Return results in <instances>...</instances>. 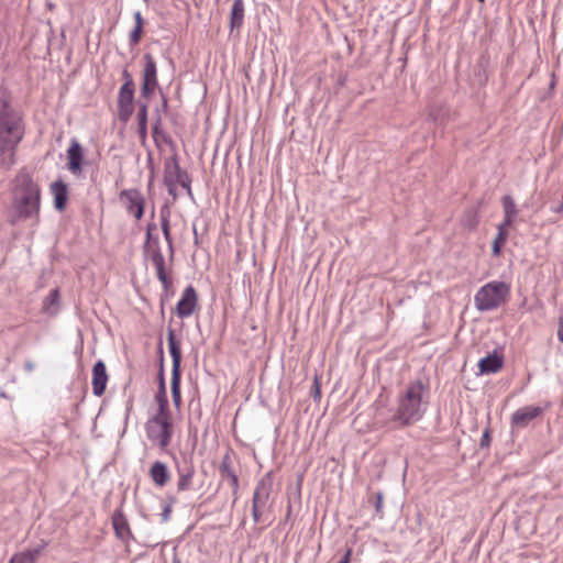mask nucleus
Masks as SVG:
<instances>
[{"instance_id":"a18cd8bd","label":"nucleus","mask_w":563,"mask_h":563,"mask_svg":"<svg viewBox=\"0 0 563 563\" xmlns=\"http://www.w3.org/2000/svg\"><path fill=\"white\" fill-rule=\"evenodd\" d=\"M552 211H553V212H555V213H561V212H563V201H562L559 206L553 207V208H552Z\"/></svg>"},{"instance_id":"37998d69","label":"nucleus","mask_w":563,"mask_h":563,"mask_svg":"<svg viewBox=\"0 0 563 563\" xmlns=\"http://www.w3.org/2000/svg\"><path fill=\"white\" fill-rule=\"evenodd\" d=\"M135 25L143 26V19L140 11L134 13Z\"/></svg>"},{"instance_id":"423d86ee","label":"nucleus","mask_w":563,"mask_h":563,"mask_svg":"<svg viewBox=\"0 0 563 563\" xmlns=\"http://www.w3.org/2000/svg\"><path fill=\"white\" fill-rule=\"evenodd\" d=\"M273 487V476L265 474L257 483L253 494L252 516L255 523L267 526L271 522V514L267 500Z\"/></svg>"},{"instance_id":"f3484780","label":"nucleus","mask_w":563,"mask_h":563,"mask_svg":"<svg viewBox=\"0 0 563 563\" xmlns=\"http://www.w3.org/2000/svg\"><path fill=\"white\" fill-rule=\"evenodd\" d=\"M504 355L494 351L478 361V369L481 374L498 373L504 366Z\"/></svg>"},{"instance_id":"4c0bfd02","label":"nucleus","mask_w":563,"mask_h":563,"mask_svg":"<svg viewBox=\"0 0 563 563\" xmlns=\"http://www.w3.org/2000/svg\"><path fill=\"white\" fill-rule=\"evenodd\" d=\"M170 512H172L170 505L165 506L164 509H163V512H162V520L164 522L168 521V519L170 517Z\"/></svg>"},{"instance_id":"3c124183","label":"nucleus","mask_w":563,"mask_h":563,"mask_svg":"<svg viewBox=\"0 0 563 563\" xmlns=\"http://www.w3.org/2000/svg\"><path fill=\"white\" fill-rule=\"evenodd\" d=\"M240 411H241V409H239V410L236 411V417H235V419L239 417Z\"/></svg>"},{"instance_id":"473e14b6","label":"nucleus","mask_w":563,"mask_h":563,"mask_svg":"<svg viewBox=\"0 0 563 563\" xmlns=\"http://www.w3.org/2000/svg\"><path fill=\"white\" fill-rule=\"evenodd\" d=\"M311 396L313 397L314 401H319L321 399V377L318 374H316L313 377Z\"/></svg>"},{"instance_id":"7c9ffc66","label":"nucleus","mask_w":563,"mask_h":563,"mask_svg":"<svg viewBox=\"0 0 563 563\" xmlns=\"http://www.w3.org/2000/svg\"><path fill=\"white\" fill-rule=\"evenodd\" d=\"M383 499L384 494L382 492H375L368 497V503L375 508V512L379 518H383Z\"/></svg>"},{"instance_id":"79ce46f5","label":"nucleus","mask_w":563,"mask_h":563,"mask_svg":"<svg viewBox=\"0 0 563 563\" xmlns=\"http://www.w3.org/2000/svg\"><path fill=\"white\" fill-rule=\"evenodd\" d=\"M158 389H159V391H163V389H166L164 375H163V368L161 369L159 377H158Z\"/></svg>"},{"instance_id":"cd10ccee","label":"nucleus","mask_w":563,"mask_h":563,"mask_svg":"<svg viewBox=\"0 0 563 563\" xmlns=\"http://www.w3.org/2000/svg\"><path fill=\"white\" fill-rule=\"evenodd\" d=\"M139 118V134L142 140L147 135V106L142 103L137 113Z\"/></svg>"},{"instance_id":"c85d7f7f","label":"nucleus","mask_w":563,"mask_h":563,"mask_svg":"<svg viewBox=\"0 0 563 563\" xmlns=\"http://www.w3.org/2000/svg\"><path fill=\"white\" fill-rule=\"evenodd\" d=\"M501 202L504 207V214L516 218V216L518 214V209L514 198L509 195H506L503 197Z\"/></svg>"},{"instance_id":"ea45409f","label":"nucleus","mask_w":563,"mask_h":563,"mask_svg":"<svg viewBox=\"0 0 563 563\" xmlns=\"http://www.w3.org/2000/svg\"><path fill=\"white\" fill-rule=\"evenodd\" d=\"M352 555V549H347L342 556V559L338 563H350Z\"/></svg>"},{"instance_id":"ddd939ff","label":"nucleus","mask_w":563,"mask_h":563,"mask_svg":"<svg viewBox=\"0 0 563 563\" xmlns=\"http://www.w3.org/2000/svg\"><path fill=\"white\" fill-rule=\"evenodd\" d=\"M197 302L198 297L195 288L192 286H187L176 305L177 316L181 319L190 317L197 307Z\"/></svg>"},{"instance_id":"5701e85b","label":"nucleus","mask_w":563,"mask_h":563,"mask_svg":"<svg viewBox=\"0 0 563 563\" xmlns=\"http://www.w3.org/2000/svg\"><path fill=\"white\" fill-rule=\"evenodd\" d=\"M112 523L117 536L121 540H126L130 538L131 531L126 518L123 516V514L120 511L114 512L112 516Z\"/></svg>"},{"instance_id":"603ef678","label":"nucleus","mask_w":563,"mask_h":563,"mask_svg":"<svg viewBox=\"0 0 563 563\" xmlns=\"http://www.w3.org/2000/svg\"><path fill=\"white\" fill-rule=\"evenodd\" d=\"M562 201H563V194H562Z\"/></svg>"},{"instance_id":"c756f323","label":"nucleus","mask_w":563,"mask_h":563,"mask_svg":"<svg viewBox=\"0 0 563 563\" xmlns=\"http://www.w3.org/2000/svg\"><path fill=\"white\" fill-rule=\"evenodd\" d=\"M508 233L497 232L496 238L492 244V254L493 256H499L501 254L503 246L507 242Z\"/></svg>"},{"instance_id":"c9c22d12","label":"nucleus","mask_w":563,"mask_h":563,"mask_svg":"<svg viewBox=\"0 0 563 563\" xmlns=\"http://www.w3.org/2000/svg\"><path fill=\"white\" fill-rule=\"evenodd\" d=\"M492 435L490 430L486 428L482 434L481 441H479V448L481 449H487L490 445Z\"/></svg>"},{"instance_id":"8fccbe9b","label":"nucleus","mask_w":563,"mask_h":563,"mask_svg":"<svg viewBox=\"0 0 563 563\" xmlns=\"http://www.w3.org/2000/svg\"><path fill=\"white\" fill-rule=\"evenodd\" d=\"M232 481H233V483L235 484V483H236V477H235V476H232Z\"/></svg>"},{"instance_id":"09e8293b","label":"nucleus","mask_w":563,"mask_h":563,"mask_svg":"<svg viewBox=\"0 0 563 563\" xmlns=\"http://www.w3.org/2000/svg\"><path fill=\"white\" fill-rule=\"evenodd\" d=\"M236 258H238V262L242 261V252H241V250L236 251Z\"/></svg>"},{"instance_id":"7ed1b4c3","label":"nucleus","mask_w":563,"mask_h":563,"mask_svg":"<svg viewBox=\"0 0 563 563\" xmlns=\"http://www.w3.org/2000/svg\"><path fill=\"white\" fill-rule=\"evenodd\" d=\"M428 389L429 386L421 379L410 382L405 391L398 396L391 422L398 428H406L420 421L427 411L428 400H423V393Z\"/></svg>"},{"instance_id":"20e7f679","label":"nucleus","mask_w":563,"mask_h":563,"mask_svg":"<svg viewBox=\"0 0 563 563\" xmlns=\"http://www.w3.org/2000/svg\"><path fill=\"white\" fill-rule=\"evenodd\" d=\"M510 286L505 282H490L481 287L475 295V307L479 311L497 309L507 301Z\"/></svg>"},{"instance_id":"a211bd4d","label":"nucleus","mask_w":563,"mask_h":563,"mask_svg":"<svg viewBox=\"0 0 563 563\" xmlns=\"http://www.w3.org/2000/svg\"><path fill=\"white\" fill-rule=\"evenodd\" d=\"M148 474L154 484L158 487H164L170 479L168 466L161 461H155L152 464Z\"/></svg>"},{"instance_id":"412c9836","label":"nucleus","mask_w":563,"mask_h":563,"mask_svg":"<svg viewBox=\"0 0 563 563\" xmlns=\"http://www.w3.org/2000/svg\"><path fill=\"white\" fill-rule=\"evenodd\" d=\"M54 196V206L57 210H63L67 201V186L62 180L55 181L51 186Z\"/></svg>"},{"instance_id":"58836bf2","label":"nucleus","mask_w":563,"mask_h":563,"mask_svg":"<svg viewBox=\"0 0 563 563\" xmlns=\"http://www.w3.org/2000/svg\"><path fill=\"white\" fill-rule=\"evenodd\" d=\"M122 77L124 79V82H129L131 88H134L133 79H132L130 73L126 69L123 70Z\"/></svg>"},{"instance_id":"49530a36","label":"nucleus","mask_w":563,"mask_h":563,"mask_svg":"<svg viewBox=\"0 0 563 563\" xmlns=\"http://www.w3.org/2000/svg\"><path fill=\"white\" fill-rule=\"evenodd\" d=\"M476 224H477V220H476L475 216H473L472 220H468L467 225H468L470 228H475V227H476Z\"/></svg>"},{"instance_id":"6ab92c4d","label":"nucleus","mask_w":563,"mask_h":563,"mask_svg":"<svg viewBox=\"0 0 563 563\" xmlns=\"http://www.w3.org/2000/svg\"><path fill=\"white\" fill-rule=\"evenodd\" d=\"M488 67H489V57L486 54H482L473 70L474 81L478 86H485L488 81Z\"/></svg>"},{"instance_id":"bb28decb","label":"nucleus","mask_w":563,"mask_h":563,"mask_svg":"<svg viewBox=\"0 0 563 563\" xmlns=\"http://www.w3.org/2000/svg\"><path fill=\"white\" fill-rule=\"evenodd\" d=\"M161 227L164 234V239L168 244L169 249V257L173 260L174 256V247H173V240L170 235V228H169V218L168 214H165L164 212L161 213Z\"/></svg>"},{"instance_id":"1a4fd4ad","label":"nucleus","mask_w":563,"mask_h":563,"mask_svg":"<svg viewBox=\"0 0 563 563\" xmlns=\"http://www.w3.org/2000/svg\"><path fill=\"white\" fill-rule=\"evenodd\" d=\"M144 67L142 71V96L150 98L158 87L157 66L151 54L143 56Z\"/></svg>"},{"instance_id":"aec40b11","label":"nucleus","mask_w":563,"mask_h":563,"mask_svg":"<svg viewBox=\"0 0 563 563\" xmlns=\"http://www.w3.org/2000/svg\"><path fill=\"white\" fill-rule=\"evenodd\" d=\"M168 350L173 360V368L172 372H180V363H181V351H180V344L176 340V336L174 334L173 330H169L168 336Z\"/></svg>"},{"instance_id":"0eeeda50","label":"nucleus","mask_w":563,"mask_h":563,"mask_svg":"<svg viewBox=\"0 0 563 563\" xmlns=\"http://www.w3.org/2000/svg\"><path fill=\"white\" fill-rule=\"evenodd\" d=\"M154 229H156V225L154 223H150L147 225L144 252L146 254V257L153 263L156 271V276L158 280L162 283L164 289L167 291L172 286V280L168 276L165 257L159 247V240L158 238L152 239V231Z\"/></svg>"},{"instance_id":"dca6fc26","label":"nucleus","mask_w":563,"mask_h":563,"mask_svg":"<svg viewBox=\"0 0 563 563\" xmlns=\"http://www.w3.org/2000/svg\"><path fill=\"white\" fill-rule=\"evenodd\" d=\"M177 471V490L186 492L192 488V481L195 476V467L190 462H185L184 464H176Z\"/></svg>"},{"instance_id":"c03bdc74","label":"nucleus","mask_w":563,"mask_h":563,"mask_svg":"<svg viewBox=\"0 0 563 563\" xmlns=\"http://www.w3.org/2000/svg\"><path fill=\"white\" fill-rule=\"evenodd\" d=\"M34 367H35V365H34V363H33V362H31V361H27V362H25V364H24V368H25V371H26V372H29V373H31V372L34 369Z\"/></svg>"},{"instance_id":"9b49d317","label":"nucleus","mask_w":563,"mask_h":563,"mask_svg":"<svg viewBox=\"0 0 563 563\" xmlns=\"http://www.w3.org/2000/svg\"><path fill=\"white\" fill-rule=\"evenodd\" d=\"M120 199L124 202L128 212L136 220H140L143 217L145 199L137 189H126L121 191Z\"/></svg>"},{"instance_id":"6e6552de","label":"nucleus","mask_w":563,"mask_h":563,"mask_svg":"<svg viewBox=\"0 0 563 563\" xmlns=\"http://www.w3.org/2000/svg\"><path fill=\"white\" fill-rule=\"evenodd\" d=\"M164 184L167 187L168 194L176 199L179 195L178 188L185 189L189 197H192L190 188V178L188 174L183 170L175 159L165 163L164 168Z\"/></svg>"},{"instance_id":"4be33fe9","label":"nucleus","mask_w":563,"mask_h":563,"mask_svg":"<svg viewBox=\"0 0 563 563\" xmlns=\"http://www.w3.org/2000/svg\"><path fill=\"white\" fill-rule=\"evenodd\" d=\"M244 0H234L231 9V33L234 29L240 30L244 21Z\"/></svg>"},{"instance_id":"f8f14e48","label":"nucleus","mask_w":563,"mask_h":563,"mask_svg":"<svg viewBox=\"0 0 563 563\" xmlns=\"http://www.w3.org/2000/svg\"><path fill=\"white\" fill-rule=\"evenodd\" d=\"M543 413L540 406H525L517 409L510 418L511 427L523 429L536 418Z\"/></svg>"},{"instance_id":"2f4dec72","label":"nucleus","mask_w":563,"mask_h":563,"mask_svg":"<svg viewBox=\"0 0 563 563\" xmlns=\"http://www.w3.org/2000/svg\"><path fill=\"white\" fill-rule=\"evenodd\" d=\"M156 400L158 402V410L156 415H170L168 410V400L166 396V389H163V391L157 393Z\"/></svg>"},{"instance_id":"72a5a7b5","label":"nucleus","mask_w":563,"mask_h":563,"mask_svg":"<svg viewBox=\"0 0 563 563\" xmlns=\"http://www.w3.org/2000/svg\"><path fill=\"white\" fill-rule=\"evenodd\" d=\"M159 136H162L163 139H165L164 134H163V131H162V119L161 117L158 115L154 122V125H153V137L154 140L157 142Z\"/></svg>"},{"instance_id":"39448f33","label":"nucleus","mask_w":563,"mask_h":563,"mask_svg":"<svg viewBox=\"0 0 563 563\" xmlns=\"http://www.w3.org/2000/svg\"><path fill=\"white\" fill-rule=\"evenodd\" d=\"M145 433L154 446L165 450L172 442L174 426L170 415H154L145 423Z\"/></svg>"},{"instance_id":"2eb2a0df","label":"nucleus","mask_w":563,"mask_h":563,"mask_svg":"<svg viewBox=\"0 0 563 563\" xmlns=\"http://www.w3.org/2000/svg\"><path fill=\"white\" fill-rule=\"evenodd\" d=\"M107 383L108 374L106 364L103 363V361L99 360L95 363L92 367L91 385L93 395L98 397L102 396L106 390Z\"/></svg>"},{"instance_id":"393cba45","label":"nucleus","mask_w":563,"mask_h":563,"mask_svg":"<svg viewBox=\"0 0 563 563\" xmlns=\"http://www.w3.org/2000/svg\"><path fill=\"white\" fill-rule=\"evenodd\" d=\"M59 290L54 288L49 291L48 296L43 302V310L48 314H55L58 310Z\"/></svg>"},{"instance_id":"e433bc0d","label":"nucleus","mask_w":563,"mask_h":563,"mask_svg":"<svg viewBox=\"0 0 563 563\" xmlns=\"http://www.w3.org/2000/svg\"><path fill=\"white\" fill-rule=\"evenodd\" d=\"M558 340L563 343V311L558 319Z\"/></svg>"},{"instance_id":"f704fd0d","label":"nucleus","mask_w":563,"mask_h":563,"mask_svg":"<svg viewBox=\"0 0 563 563\" xmlns=\"http://www.w3.org/2000/svg\"><path fill=\"white\" fill-rule=\"evenodd\" d=\"M142 27L143 26L135 25L134 29L131 31L130 43L132 45H136L140 42L142 35Z\"/></svg>"},{"instance_id":"4468645a","label":"nucleus","mask_w":563,"mask_h":563,"mask_svg":"<svg viewBox=\"0 0 563 563\" xmlns=\"http://www.w3.org/2000/svg\"><path fill=\"white\" fill-rule=\"evenodd\" d=\"M67 161L68 170L76 176L81 175L84 165V150L76 139L70 141V145L67 150Z\"/></svg>"},{"instance_id":"9d476101","label":"nucleus","mask_w":563,"mask_h":563,"mask_svg":"<svg viewBox=\"0 0 563 563\" xmlns=\"http://www.w3.org/2000/svg\"><path fill=\"white\" fill-rule=\"evenodd\" d=\"M134 102V88H131L129 82H124L118 95V115L123 122L130 120L133 114Z\"/></svg>"},{"instance_id":"de8ad7c7","label":"nucleus","mask_w":563,"mask_h":563,"mask_svg":"<svg viewBox=\"0 0 563 563\" xmlns=\"http://www.w3.org/2000/svg\"><path fill=\"white\" fill-rule=\"evenodd\" d=\"M498 232H504V233H508V228L507 227H504V224H499L498 225Z\"/></svg>"},{"instance_id":"f257e3e1","label":"nucleus","mask_w":563,"mask_h":563,"mask_svg":"<svg viewBox=\"0 0 563 563\" xmlns=\"http://www.w3.org/2000/svg\"><path fill=\"white\" fill-rule=\"evenodd\" d=\"M11 223L31 219L35 223L40 220L41 188L25 169H21L12 181Z\"/></svg>"},{"instance_id":"a878e982","label":"nucleus","mask_w":563,"mask_h":563,"mask_svg":"<svg viewBox=\"0 0 563 563\" xmlns=\"http://www.w3.org/2000/svg\"><path fill=\"white\" fill-rule=\"evenodd\" d=\"M172 398L176 408L181 405L180 372H172Z\"/></svg>"},{"instance_id":"a19ab883","label":"nucleus","mask_w":563,"mask_h":563,"mask_svg":"<svg viewBox=\"0 0 563 563\" xmlns=\"http://www.w3.org/2000/svg\"><path fill=\"white\" fill-rule=\"evenodd\" d=\"M514 221H515V218L504 214V220H503L501 224H504V227L510 228L512 225Z\"/></svg>"},{"instance_id":"b1692460","label":"nucleus","mask_w":563,"mask_h":563,"mask_svg":"<svg viewBox=\"0 0 563 563\" xmlns=\"http://www.w3.org/2000/svg\"><path fill=\"white\" fill-rule=\"evenodd\" d=\"M42 548L25 550L11 558L9 563H34L41 553Z\"/></svg>"},{"instance_id":"f03ea898","label":"nucleus","mask_w":563,"mask_h":563,"mask_svg":"<svg viewBox=\"0 0 563 563\" xmlns=\"http://www.w3.org/2000/svg\"><path fill=\"white\" fill-rule=\"evenodd\" d=\"M24 136L22 115L7 101H3L0 109V163L2 166L11 167L15 159V151Z\"/></svg>"}]
</instances>
